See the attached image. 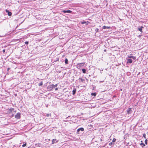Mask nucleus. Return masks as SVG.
I'll list each match as a JSON object with an SVG mask.
<instances>
[{"instance_id": "f257e3e1", "label": "nucleus", "mask_w": 148, "mask_h": 148, "mask_svg": "<svg viewBox=\"0 0 148 148\" xmlns=\"http://www.w3.org/2000/svg\"><path fill=\"white\" fill-rule=\"evenodd\" d=\"M57 84H56L55 85H54V84H52V85H49L48 86V88H55V87H57Z\"/></svg>"}, {"instance_id": "f03ea898", "label": "nucleus", "mask_w": 148, "mask_h": 148, "mask_svg": "<svg viewBox=\"0 0 148 148\" xmlns=\"http://www.w3.org/2000/svg\"><path fill=\"white\" fill-rule=\"evenodd\" d=\"M21 114L20 113H17L15 116V117L17 119H19L20 118Z\"/></svg>"}, {"instance_id": "7ed1b4c3", "label": "nucleus", "mask_w": 148, "mask_h": 148, "mask_svg": "<svg viewBox=\"0 0 148 148\" xmlns=\"http://www.w3.org/2000/svg\"><path fill=\"white\" fill-rule=\"evenodd\" d=\"M80 131H84V129L83 127H81L77 129V134H79Z\"/></svg>"}, {"instance_id": "20e7f679", "label": "nucleus", "mask_w": 148, "mask_h": 148, "mask_svg": "<svg viewBox=\"0 0 148 148\" xmlns=\"http://www.w3.org/2000/svg\"><path fill=\"white\" fill-rule=\"evenodd\" d=\"M5 11L6 12L8 13V15L9 16H11L12 15V13L11 12H10L8 10L6 9L5 10Z\"/></svg>"}, {"instance_id": "39448f33", "label": "nucleus", "mask_w": 148, "mask_h": 148, "mask_svg": "<svg viewBox=\"0 0 148 148\" xmlns=\"http://www.w3.org/2000/svg\"><path fill=\"white\" fill-rule=\"evenodd\" d=\"M63 12L64 13H70L72 12V11L71 10H64L63 11Z\"/></svg>"}, {"instance_id": "423d86ee", "label": "nucleus", "mask_w": 148, "mask_h": 148, "mask_svg": "<svg viewBox=\"0 0 148 148\" xmlns=\"http://www.w3.org/2000/svg\"><path fill=\"white\" fill-rule=\"evenodd\" d=\"M127 63H131L132 62V60L131 59H127Z\"/></svg>"}, {"instance_id": "0eeeda50", "label": "nucleus", "mask_w": 148, "mask_h": 148, "mask_svg": "<svg viewBox=\"0 0 148 148\" xmlns=\"http://www.w3.org/2000/svg\"><path fill=\"white\" fill-rule=\"evenodd\" d=\"M142 141H141V143H140V146H141V147H145V145L143 143H142Z\"/></svg>"}, {"instance_id": "6e6552de", "label": "nucleus", "mask_w": 148, "mask_h": 148, "mask_svg": "<svg viewBox=\"0 0 148 148\" xmlns=\"http://www.w3.org/2000/svg\"><path fill=\"white\" fill-rule=\"evenodd\" d=\"M83 65H84V64L82 63L78 64L77 65V67L78 68L79 67V68L81 66H83Z\"/></svg>"}, {"instance_id": "1a4fd4ad", "label": "nucleus", "mask_w": 148, "mask_h": 148, "mask_svg": "<svg viewBox=\"0 0 148 148\" xmlns=\"http://www.w3.org/2000/svg\"><path fill=\"white\" fill-rule=\"evenodd\" d=\"M128 57L129 58H132L134 60H135L136 58V57H135L132 56H128Z\"/></svg>"}, {"instance_id": "9d476101", "label": "nucleus", "mask_w": 148, "mask_h": 148, "mask_svg": "<svg viewBox=\"0 0 148 148\" xmlns=\"http://www.w3.org/2000/svg\"><path fill=\"white\" fill-rule=\"evenodd\" d=\"M76 89L75 88H74L73 89V95H74L75 94V93L76 92Z\"/></svg>"}, {"instance_id": "9b49d317", "label": "nucleus", "mask_w": 148, "mask_h": 148, "mask_svg": "<svg viewBox=\"0 0 148 148\" xmlns=\"http://www.w3.org/2000/svg\"><path fill=\"white\" fill-rule=\"evenodd\" d=\"M144 27L143 26H141L140 27L138 28V30L140 31L141 32H142V29Z\"/></svg>"}, {"instance_id": "f8f14e48", "label": "nucleus", "mask_w": 148, "mask_h": 148, "mask_svg": "<svg viewBox=\"0 0 148 148\" xmlns=\"http://www.w3.org/2000/svg\"><path fill=\"white\" fill-rule=\"evenodd\" d=\"M56 139H54L52 140V144H54L56 143H57L58 141H56Z\"/></svg>"}, {"instance_id": "ddd939ff", "label": "nucleus", "mask_w": 148, "mask_h": 148, "mask_svg": "<svg viewBox=\"0 0 148 148\" xmlns=\"http://www.w3.org/2000/svg\"><path fill=\"white\" fill-rule=\"evenodd\" d=\"M103 29H109L110 28V27H108V26H104L103 27H102Z\"/></svg>"}, {"instance_id": "4468645a", "label": "nucleus", "mask_w": 148, "mask_h": 148, "mask_svg": "<svg viewBox=\"0 0 148 148\" xmlns=\"http://www.w3.org/2000/svg\"><path fill=\"white\" fill-rule=\"evenodd\" d=\"M14 108H11L8 111V112L9 113L12 112L14 110Z\"/></svg>"}, {"instance_id": "2eb2a0df", "label": "nucleus", "mask_w": 148, "mask_h": 148, "mask_svg": "<svg viewBox=\"0 0 148 148\" xmlns=\"http://www.w3.org/2000/svg\"><path fill=\"white\" fill-rule=\"evenodd\" d=\"M89 23L88 21L86 22V21H82V22H81V23L82 24H84V23Z\"/></svg>"}, {"instance_id": "dca6fc26", "label": "nucleus", "mask_w": 148, "mask_h": 148, "mask_svg": "<svg viewBox=\"0 0 148 148\" xmlns=\"http://www.w3.org/2000/svg\"><path fill=\"white\" fill-rule=\"evenodd\" d=\"M79 79H80V80H81V81L82 82L85 81V79H84L82 78H79Z\"/></svg>"}, {"instance_id": "f3484780", "label": "nucleus", "mask_w": 148, "mask_h": 148, "mask_svg": "<svg viewBox=\"0 0 148 148\" xmlns=\"http://www.w3.org/2000/svg\"><path fill=\"white\" fill-rule=\"evenodd\" d=\"M68 60L67 58H66L65 60V62L66 64H68Z\"/></svg>"}, {"instance_id": "a211bd4d", "label": "nucleus", "mask_w": 148, "mask_h": 148, "mask_svg": "<svg viewBox=\"0 0 148 148\" xmlns=\"http://www.w3.org/2000/svg\"><path fill=\"white\" fill-rule=\"evenodd\" d=\"M82 71L83 73H86V70H85V69H82Z\"/></svg>"}, {"instance_id": "6ab92c4d", "label": "nucleus", "mask_w": 148, "mask_h": 148, "mask_svg": "<svg viewBox=\"0 0 148 148\" xmlns=\"http://www.w3.org/2000/svg\"><path fill=\"white\" fill-rule=\"evenodd\" d=\"M91 95L92 96H95L96 95V93L95 92V93H92L91 94Z\"/></svg>"}, {"instance_id": "aec40b11", "label": "nucleus", "mask_w": 148, "mask_h": 148, "mask_svg": "<svg viewBox=\"0 0 148 148\" xmlns=\"http://www.w3.org/2000/svg\"><path fill=\"white\" fill-rule=\"evenodd\" d=\"M42 82H40V83H39L38 84V85L39 86H42Z\"/></svg>"}, {"instance_id": "412c9836", "label": "nucleus", "mask_w": 148, "mask_h": 148, "mask_svg": "<svg viewBox=\"0 0 148 148\" xmlns=\"http://www.w3.org/2000/svg\"><path fill=\"white\" fill-rule=\"evenodd\" d=\"M145 144H146V145H147V139H146L145 140Z\"/></svg>"}, {"instance_id": "4be33fe9", "label": "nucleus", "mask_w": 148, "mask_h": 148, "mask_svg": "<svg viewBox=\"0 0 148 148\" xmlns=\"http://www.w3.org/2000/svg\"><path fill=\"white\" fill-rule=\"evenodd\" d=\"M47 117H49V116H51V114H47Z\"/></svg>"}, {"instance_id": "5701e85b", "label": "nucleus", "mask_w": 148, "mask_h": 148, "mask_svg": "<svg viewBox=\"0 0 148 148\" xmlns=\"http://www.w3.org/2000/svg\"><path fill=\"white\" fill-rule=\"evenodd\" d=\"M116 141V139L115 138H114L112 140V142H114Z\"/></svg>"}, {"instance_id": "b1692460", "label": "nucleus", "mask_w": 148, "mask_h": 148, "mask_svg": "<svg viewBox=\"0 0 148 148\" xmlns=\"http://www.w3.org/2000/svg\"><path fill=\"white\" fill-rule=\"evenodd\" d=\"M26 143H25L24 144H23V145H22V147H25V146H26Z\"/></svg>"}, {"instance_id": "393cba45", "label": "nucleus", "mask_w": 148, "mask_h": 148, "mask_svg": "<svg viewBox=\"0 0 148 148\" xmlns=\"http://www.w3.org/2000/svg\"><path fill=\"white\" fill-rule=\"evenodd\" d=\"M130 109H131V108H129V110H127V112L128 113H130Z\"/></svg>"}, {"instance_id": "a878e982", "label": "nucleus", "mask_w": 148, "mask_h": 148, "mask_svg": "<svg viewBox=\"0 0 148 148\" xmlns=\"http://www.w3.org/2000/svg\"><path fill=\"white\" fill-rule=\"evenodd\" d=\"M143 136L144 137V138H146V137H145V136H146V135H145V134H143Z\"/></svg>"}, {"instance_id": "bb28decb", "label": "nucleus", "mask_w": 148, "mask_h": 148, "mask_svg": "<svg viewBox=\"0 0 148 148\" xmlns=\"http://www.w3.org/2000/svg\"><path fill=\"white\" fill-rule=\"evenodd\" d=\"M25 44L27 45L28 44L29 42L28 41H26L25 42Z\"/></svg>"}, {"instance_id": "cd10ccee", "label": "nucleus", "mask_w": 148, "mask_h": 148, "mask_svg": "<svg viewBox=\"0 0 148 148\" xmlns=\"http://www.w3.org/2000/svg\"><path fill=\"white\" fill-rule=\"evenodd\" d=\"M3 52H5V49H3Z\"/></svg>"}, {"instance_id": "c85d7f7f", "label": "nucleus", "mask_w": 148, "mask_h": 148, "mask_svg": "<svg viewBox=\"0 0 148 148\" xmlns=\"http://www.w3.org/2000/svg\"><path fill=\"white\" fill-rule=\"evenodd\" d=\"M58 89V88H56L55 89V90H57Z\"/></svg>"}, {"instance_id": "c756f323", "label": "nucleus", "mask_w": 148, "mask_h": 148, "mask_svg": "<svg viewBox=\"0 0 148 148\" xmlns=\"http://www.w3.org/2000/svg\"><path fill=\"white\" fill-rule=\"evenodd\" d=\"M100 140L101 141H102V139H100Z\"/></svg>"}, {"instance_id": "7c9ffc66", "label": "nucleus", "mask_w": 148, "mask_h": 148, "mask_svg": "<svg viewBox=\"0 0 148 148\" xmlns=\"http://www.w3.org/2000/svg\"><path fill=\"white\" fill-rule=\"evenodd\" d=\"M10 69L9 68H8V70H9Z\"/></svg>"}, {"instance_id": "2f4dec72", "label": "nucleus", "mask_w": 148, "mask_h": 148, "mask_svg": "<svg viewBox=\"0 0 148 148\" xmlns=\"http://www.w3.org/2000/svg\"><path fill=\"white\" fill-rule=\"evenodd\" d=\"M111 144H112V143H110L109 144V145H111Z\"/></svg>"}, {"instance_id": "473e14b6", "label": "nucleus", "mask_w": 148, "mask_h": 148, "mask_svg": "<svg viewBox=\"0 0 148 148\" xmlns=\"http://www.w3.org/2000/svg\"><path fill=\"white\" fill-rule=\"evenodd\" d=\"M97 29V31H98L99 29Z\"/></svg>"}]
</instances>
